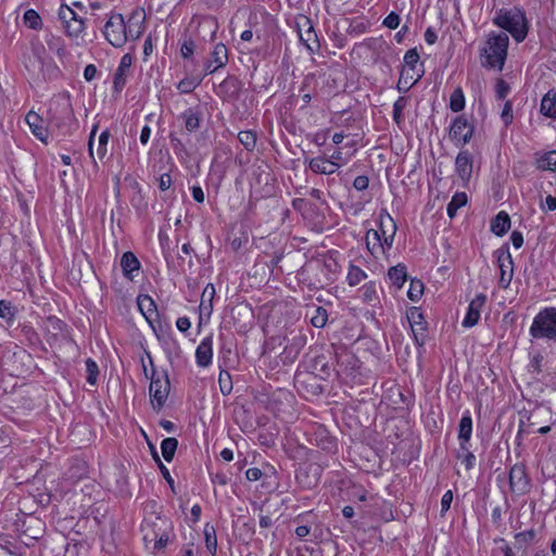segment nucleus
<instances>
[{
	"label": "nucleus",
	"instance_id": "f257e3e1",
	"mask_svg": "<svg viewBox=\"0 0 556 556\" xmlns=\"http://www.w3.org/2000/svg\"><path fill=\"white\" fill-rule=\"evenodd\" d=\"M396 232V225L387 212L378 217V227L369 229L366 233V245L374 256L384 254L391 249Z\"/></svg>",
	"mask_w": 556,
	"mask_h": 556
},
{
	"label": "nucleus",
	"instance_id": "f03ea898",
	"mask_svg": "<svg viewBox=\"0 0 556 556\" xmlns=\"http://www.w3.org/2000/svg\"><path fill=\"white\" fill-rule=\"evenodd\" d=\"M508 42L506 34L491 33L481 48L482 65L501 72L507 56Z\"/></svg>",
	"mask_w": 556,
	"mask_h": 556
},
{
	"label": "nucleus",
	"instance_id": "7ed1b4c3",
	"mask_svg": "<svg viewBox=\"0 0 556 556\" xmlns=\"http://www.w3.org/2000/svg\"><path fill=\"white\" fill-rule=\"evenodd\" d=\"M494 23L507 30L518 42H521L527 37L528 23L526 14L519 9L501 10L494 17Z\"/></svg>",
	"mask_w": 556,
	"mask_h": 556
},
{
	"label": "nucleus",
	"instance_id": "20e7f679",
	"mask_svg": "<svg viewBox=\"0 0 556 556\" xmlns=\"http://www.w3.org/2000/svg\"><path fill=\"white\" fill-rule=\"evenodd\" d=\"M529 334L534 339L556 341V307L542 308L533 318Z\"/></svg>",
	"mask_w": 556,
	"mask_h": 556
},
{
	"label": "nucleus",
	"instance_id": "39448f33",
	"mask_svg": "<svg viewBox=\"0 0 556 556\" xmlns=\"http://www.w3.org/2000/svg\"><path fill=\"white\" fill-rule=\"evenodd\" d=\"M165 522L157 518V522L144 520L141 526L146 547L152 553L162 551L168 542Z\"/></svg>",
	"mask_w": 556,
	"mask_h": 556
},
{
	"label": "nucleus",
	"instance_id": "423d86ee",
	"mask_svg": "<svg viewBox=\"0 0 556 556\" xmlns=\"http://www.w3.org/2000/svg\"><path fill=\"white\" fill-rule=\"evenodd\" d=\"M103 34L113 47H123L128 39L127 26L123 15L119 13L111 14L104 25Z\"/></svg>",
	"mask_w": 556,
	"mask_h": 556
},
{
	"label": "nucleus",
	"instance_id": "0eeeda50",
	"mask_svg": "<svg viewBox=\"0 0 556 556\" xmlns=\"http://www.w3.org/2000/svg\"><path fill=\"white\" fill-rule=\"evenodd\" d=\"M169 380L164 372H153L150 383V399L154 408H162L167 401L169 393Z\"/></svg>",
	"mask_w": 556,
	"mask_h": 556
},
{
	"label": "nucleus",
	"instance_id": "6e6552de",
	"mask_svg": "<svg viewBox=\"0 0 556 556\" xmlns=\"http://www.w3.org/2000/svg\"><path fill=\"white\" fill-rule=\"evenodd\" d=\"M59 17L68 37L72 39H78L83 35L85 30V23L83 18L78 17L73 9L67 5H61L59 10Z\"/></svg>",
	"mask_w": 556,
	"mask_h": 556
},
{
	"label": "nucleus",
	"instance_id": "1a4fd4ad",
	"mask_svg": "<svg viewBox=\"0 0 556 556\" xmlns=\"http://www.w3.org/2000/svg\"><path fill=\"white\" fill-rule=\"evenodd\" d=\"M496 264L500 271L498 287L507 289L514 277V263L508 249H498L494 252Z\"/></svg>",
	"mask_w": 556,
	"mask_h": 556
},
{
	"label": "nucleus",
	"instance_id": "9d476101",
	"mask_svg": "<svg viewBox=\"0 0 556 556\" xmlns=\"http://www.w3.org/2000/svg\"><path fill=\"white\" fill-rule=\"evenodd\" d=\"M31 51L34 56L40 64V72L46 78H56L60 75V68L58 65L48 56L45 46L36 40L31 43Z\"/></svg>",
	"mask_w": 556,
	"mask_h": 556
},
{
	"label": "nucleus",
	"instance_id": "9b49d317",
	"mask_svg": "<svg viewBox=\"0 0 556 556\" xmlns=\"http://www.w3.org/2000/svg\"><path fill=\"white\" fill-rule=\"evenodd\" d=\"M486 303V296L483 293L477 294L469 303L467 313L463 319V327L471 328L478 324L481 312Z\"/></svg>",
	"mask_w": 556,
	"mask_h": 556
},
{
	"label": "nucleus",
	"instance_id": "f8f14e48",
	"mask_svg": "<svg viewBox=\"0 0 556 556\" xmlns=\"http://www.w3.org/2000/svg\"><path fill=\"white\" fill-rule=\"evenodd\" d=\"M473 132L472 126L463 116H458L454 119L450 136L455 144H466L471 138Z\"/></svg>",
	"mask_w": 556,
	"mask_h": 556
},
{
	"label": "nucleus",
	"instance_id": "ddd939ff",
	"mask_svg": "<svg viewBox=\"0 0 556 556\" xmlns=\"http://www.w3.org/2000/svg\"><path fill=\"white\" fill-rule=\"evenodd\" d=\"M298 35L300 41L311 52H314L318 49V40L317 35L314 30V27L311 24V21L306 17L302 20V24L298 23Z\"/></svg>",
	"mask_w": 556,
	"mask_h": 556
},
{
	"label": "nucleus",
	"instance_id": "4468645a",
	"mask_svg": "<svg viewBox=\"0 0 556 556\" xmlns=\"http://www.w3.org/2000/svg\"><path fill=\"white\" fill-rule=\"evenodd\" d=\"M213 359V337L206 336L201 340L195 350V362L200 367H207Z\"/></svg>",
	"mask_w": 556,
	"mask_h": 556
},
{
	"label": "nucleus",
	"instance_id": "2eb2a0df",
	"mask_svg": "<svg viewBox=\"0 0 556 556\" xmlns=\"http://www.w3.org/2000/svg\"><path fill=\"white\" fill-rule=\"evenodd\" d=\"M131 65L132 56L129 53L124 54L113 76L115 89H122L125 86Z\"/></svg>",
	"mask_w": 556,
	"mask_h": 556
},
{
	"label": "nucleus",
	"instance_id": "dca6fc26",
	"mask_svg": "<svg viewBox=\"0 0 556 556\" xmlns=\"http://www.w3.org/2000/svg\"><path fill=\"white\" fill-rule=\"evenodd\" d=\"M215 296V287L212 283L206 285L202 292L199 305L200 320H208L213 313V299Z\"/></svg>",
	"mask_w": 556,
	"mask_h": 556
},
{
	"label": "nucleus",
	"instance_id": "f3484780",
	"mask_svg": "<svg viewBox=\"0 0 556 556\" xmlns=\"http://www.w3.org/2000/svg\"><path fill=\"white\" fill-rule=\"evenodd\" d=\"M227 61L228 50L226 46L224 43H217L211 53V59L206 65V71L214 73L218 68L225 66Z\"/></svg>",
	"mask_w": 556,
	"mask_h": 556
},
{
	"label": "nucleus",
	"instance_id": "a211bd4d",
	"mask_svg": "<svg viewBox=\"0 0 556 556\" xmlns=\"http://www.w3.org/2000/svg\"><path fill=\"white\" fill-rule=\"evenodd\" d=\"M308 166L315 174L331 175L337 172L336 163L330 157L316 156L312 157L308 162Z\"/></svg>",
	"mask_w": 556,
	"mask_h": 556
},
{
	"label": "nucleus",
	"instance_id": "6ab92c4d",
	"mask_svg": "<svg viewBox=\"0 0 556 556\" xmlns=\"http://www.w3.org/2000/svg\"><path fill=\"white\" fill-rule=\"evenodd\" d=\"M25 121L35 137H37L40 141L47 140V138H48L47 128L45 127V123H43L42 118L37 113H35L33 111L28 112Z\"/></svg>",
	"mask_w": 556,
	"mask_h": 556
},
{
	"label": "nucleus",
	"instance_id": "aec40b11",
	"mask_svg": "<svg viewBox=\"0 0 556 556\" xmlns=\"http://www.w3.org/2000/svg\"><path fill=\"white\" fill-rule=\"evenodd\" d=\"M356 148L353 143H345L342 148L337 149L329 156L333 163H336L337 170L348 164L354 156Z\"/></svg>",
	"mask_w": 556,
	"mask_h": 556
},
{
	"label": "nucleus",
	"instance_id": "412c9836",
	"mask_svg": "<svg viewBox=\"0 0 556 556\" xmlns=\"http://www.w3.org/2000/svg\"><path fill=\"white\" fill-rule=\"evenodd\" d=\"M455 167L462 180L467 181L471 176L472 163L468 152H460L456 156Z\"/></svg>",
	"mask_w": 556,
	"mask_h": 556
},
{
	"label": "nucleus",
	"instance_id": "4be33fe9",
	"mask_svg": "<svg viewBox=\"0 0 556 556\" xmlns=\"http://www.w3.org/2000/svg\"><path fill=\"white\" fill-rule=\"evenodd\" d=\"M123 274L128 279H134V273L140 269V262L132 252H125L121 258Z\"/></svg>",
	"mask_w": 556,
	"mask_h": 556
},
{
	"label": "nucleus",
	"instance_id": "5701e85b",
	"mask_svg": "<svg viewBox=\"0 0 556 556\" xmlns=\"http://www.w3.org/2000/svg\"><path fill=\"white\" fill-rule=\"evenodd\" d=\"M472 433V419L470 413L467 410L463 414L458 425V440L459 445H468Z\"/></svg>",
	"mask_w": 556,
	"mask_h": 556
},
{
	"label": "nucleus",
	"instance_id": "b1692460",
	"mask_svg": "<svg viewBox=\"0 0 556 556\" xmlns=\"http://www.w3.org/2000/svg\"><path fill=\"white\" fill-rule=\"evenodd\" d=\"M138 308L148 321L156 317V305L153 299L147 294L139 295L137 299Z\"/></svg>",
	"mask_w": 556,
	"mask_h": 556
},
{
	"label": "nucleus",
	"instance_id": "393cba45",
	"mask_svg": "<svg viewBox=\"0 0 556 556\" xmlns=\"http://www.w3.org/2000/svg\"><path fill=\"white\" fill-rule=\"evenodd\" d=\"M535 166L541 170L556 172V151H547L535 154Z\"/></svg>",
	"mask_w": 556,
	"mask_h": 556
},
{
	"label": "nucleus",
	"instance_id": "a878e982",
	"mask_svg": "<svg viewBox=\"0 0 556 556\" xmlns=\"http://www.w3.org/2000/svg\"><path fill=\"white\" fill-rule=\"evenodd\" d=\"M46 43L48 48L52 52H54L60 60H63L68 55L65 42L61 37L55 36L53 34H48L46 36Z\"/></svg>",
	"mask_w": 556,
	"mask_h": 556
},
{
	"label": "nucleus",
	"instance_id": "bb28decb",
	"mask_svg": "<svg viewBox=\"0 0 556 556\" xmlns=\"http://www.w3.org/2000/svg\"><path fill=\"white\" fill-rule=\"evenodd\" d=\"M510 228V218L507 213L500 212L491 222V230L496 236L505 235Z\"/></svg>",
	"mask_w": 556,
	"mask_h": 556
},
{
	"label": "nucleus",
	"instance_id": "cd10ccee",
	"mask_svg": "<svg viewBox=\"0 0 556 556\" xmlns=\"http://www.w3.org/2000/svg\"><path fill=\"white\" fill-rule=\"evenodd\" d=\"M407 320L415 336L425 330V321L421 311L418 307H410L407 312Z\"/></svg>",
	"mask_w": 556,
	"mask_h": 556
},
{
	"label": "nucleus",
	"instance_id": "c85d7f7f",
	"mask_svg": "<svg viewBox=\"0 0 556 556\" xmlns=\"http://www.w3.org/2000/svg\"><path fill=\"white\" fill-rule=\"evenodd\" d=\"M407 273L404 265H396L389 269L388 278L391 283L396 288L401 289L406 281Z\"/></svg>",
	"mask_w": 556,
	"mask_h": 556
},
{
	"label": "nucleus",
	"instance_id": "c756f323",
	"mask_svg": "<svg viewBox=\"0 0 556 556\" xmlns=\"http://www.w3.org/2000/svg\"><path fill=\"white\" fill-rule=\"evenodd\" d=\"M541 112L548 117H556V91H548L541 101Z\"/></svg>",
	"mask_w": 556,
	"mask_h": 556
},
{
	"label": "nucleus",
	"instance_id": "7c9ffc66",
	"mask_svg": "<svg viewBox=\"0 0 556 556\" xmlns=\"http://www.w3.org/2000/svg\"><path fill=\"white\" fill-rule=\"evenodd\" d=\"M468 201L467 194L465 192H456L453 197L450 203L447 204V215L448 217L453 218L456 216L457 211L465 206Z\"/></svg>",
	"mask_w": 556,
	"mask_h": 556
},
{
	"label": "nucleus",
	"instance_id": "2f4dec72",
	"mask_svg": "<svg viewBox=\"0 0 556 556\" xmlns=\"http://www.w3.org/2000/svg\"><path fill=\"white\" fill-rule=\"evenodd\" d=\"M23 23L26 27L40 30L42 28V20L37 11L34 9H28L25 11L23 15Z\"/></svg>",
	"mask_w": 556,
	"mask_h": 556
},
{
	"label": "nucleus",
	"instance_id": "473e14b6",
	"mask_svg": "<svg viewBox=\"0 0 556 556\" xmlns=\"http://www.w3.org/2000/svg\"><path fill=\"white\" fill-rule=\"evenodd\" d=\"M205 546L211 555H215L217 551V539L215 528L208 523L204 526Z\"/></svg>",
	"mask_w": 556,
	"mask_h": 556
},
{
	"label": "nucleus",
	"instance_id": "72a5a7b5",
	"mask_svg": "<svg viewBox=\"0 0 556 556\" xmlns=\"http://www.w3.org/2000/svg\"><path fill=\"white\" fill-rule=\"evenodd\" d=\"M178 446V441L175 438H166L161 443V451L164 459L170 462L175 455Z\"/></svg>",
	"mask_w": 556,
	"mask_h": 556
},
{
	"label": "nucleus",
	"instance_id": "f704fd0d",
	"mask_svg": "<svg viewBox=\"0 0 556 556\" xmlns=\"http://www.w3.org/2000/svg\"><path fill=\"white\" fill-rule=\"evenodd\" d=\"M367 274L359 267L351 265L346 275V281L351 287L357 286L365 280Z\"/></svg>",
	"mask_w": 556,
	"mask_h": 556
},
{
	"label": "nucleus",
	"instance_id": "c9c22d12",
	"mask_svg": "<svg viewBox=\"0 0 556 556\" xmlns=\"http://www.w3.org/2000/svg\"><path fill=\"white\" fill-rule=\"evenodd\" d=\"M510 485L511 488L518 489L519 491H523L527 486V480L525 478L523 471L520 468H513L509 475Z\"/></svg>",
	"mask_w": 556,
	"mask_h": 556
},
{
	"label": "nucleus",
	"instance_id": "e433bc0d",
	"mask_svg": "<svg viewBox=\"0 0 556 556\" xmlns=\"http://www.w3.org/2000/svg\"><path fill=\"white\" fill-rule=\"evenodd\" d=\"M465 108V94L460 88H456L450 97V109L460 112Z\"/></svg>",
	"mask_w": 556,
	"mask_h": 556
},
{
	"label": "nucleus",
	"instance_id": "4c0bfd02",
	"mask_svg": "<svg viewBox=\"0 0 556 556\" xmlns=\"http://www.w3.org/2000/svg\"><path fill=\"white\" fill-rule=\"evenodd\" d=\"M359 293L362 300L366 303H372L378 300L377 287L374 282L364 285L361 288Z\"/></svg>",
	"mask_w": 556,
	"mask_h": 556
},
{
	"label": "nucleus",
	"instance_id": "58836bf2",
	"mask_svg": "<svg viewBox=\"0 0 556 556\" xmlns=\"http://www.w3.org/2000/svg\"><path fill=\"white\" fill-rule=\"evenodd\" d=\"M424 294V283L418 279L410 280L407 296L413 302H418Z\"/></svg>",
	"mask_w": 556,
	"mask_h": 556
},
{
	"label": "nucleus",
	"instance_id": "ea45409f",
	"mask_svg": "<svg viewBox=\"0 0 556 556\" xmlns=\"http://www.w3.org/2000/svg\"><path fill=\"white\" fill-rule=\"evenodd\" d=\"M459 450L460 452L458 454V458L460 459L462 464L465 465L466 469H471L476 462L475 455L469 451L468 445L460 444Z\"/></svg>",
	"mask_w": 556,
	"mask_h": 556
},
{
	"label": "nucleus",
	"instance_id": "a19ab883",
	"mask_svg": "<svg viewBox=\"0 0 556 556\" xmlns=\"http://www.w3.org/2000/svg\"><path fill=\"white\" fill-rule=\"evenodd\" d=\"M200 81L198 77H185L178 83L177 88L181 93H189L200 85Z\"/></svg>",
	"mask_w": 556,
	"mask_h": 556
},
{
	"label": "nucleus",
	"instance_id": "79ce46f5",
	"mask_svg": "<svg viewBox=\"0 0 556 556\" xmlns=\"http://www.w3.org/2000/svg\"><path fill=\"white\" fill-rule=\"evenodd\" d=\"M182 118L188 131H194L200 126V118L198 114L191 110L184 113Z\"/></svg>",
	"mask_w": 556,
	"mask_h": 556
},
{
	"label": "nucleus",
	"instance_id": "37998d69",
	"mask_svg": "<svg viewBox=\"0 0 556 556\" xmlns=\"http://www.w3.org/2000/svg\"><path fill=\"white\" fill-rule=\"evenodd\" d=\"M407 105V100L404 97H400L393 104V121L401 125L403 122V111Z\"/></svg>",
	"mask_w": 556,
	"mask_h": 556
},
{
	"label": "nucleus",
	"instance_id": "c03bdc74",
	"mask_svg": "<svg viewBox=\"0 0 556 556\" xmlns=\"http://www.w3.org/2000/svg\"><path fill=\"white\" fill-rule=\"evenodd\" d=\"M239 141L244 146L245 149L252 150L256 143V136L251 130H243L238 134Z\"/></svg>",
	"mask_w": 556,
	"mask_h": 556
},
{
	"label": "nucleus",
	"instance_id": "a18cd8bd",
	"mask_svg": "<svg viewBox=\"0 0 556 556\" xmlns=\"http://www.w3.org/2000/svg\"><path fill=\"white\" fill-rule=\"evenodd\" d=\"M109 139L110 132L108 130L102 131L98 138L97 155L100 160L106 155Z\"/></svg>",
	"mask_w": 556,
	"mask_h": 556
},
{
	"label": "nucleus",
	"instance_id": "49530a36",
	"mask_svg": "<svg viewBox=\"0 0 556 556\" xmlns=\"http://www.w3.org/2000/svg\"><path fill=\"white\" fill-rule=\"evenodd\" d=\"M328 319L327 311L321 307H317L314 311V315L311 317V323L316 328H323Z\"/></svg>",
	"mask_w": 556,
	"mask_h": 556
},
{
	"label": "nucleus",
	"instance_id": "de8ad7c7",
	"mask_svg": "<svg viewBox=\"0 0 556 556\" xmlns=\"http://www.w3.org/2000/svg\"><path fill=\"white\" fill-rule=\"evenodd\" d=\"M0 318L12 321L14 319V312L10 302L4 300L0 301Z\"/></svg>",
	"mask_w": 556,
	"mask_h": 556
},
{
	"label": "nucleus",
	"instance_id": "09e8293b",
	"mask_svg": "<svg viewBox=\"0 0 556 556\" xmlns=\"http://www.w3.org/2000/svg\"><path fill=\"white\" fill-rule=\"evenodd\" d=\"M86 368L88 371L87 381L91 386L96 384L97 381V375H98V365L92 359L88 358L86 361Z\"/></svg>",
	"mask_w": 556,
	"mask_h": 556
},
{
	"label": "nucleus",
	"instance_id": "8fccbe9b",
	"mask_svg": "<svg viewBox=\"0 0 556 556\" xmlns=\"http://www.w3.org/2000/svg\"><path fill=\"white\" fill-rule=\"evenodd\" d=\"M142 30L143 29H142V23L141 22L132 23L130 21L129 25L127 27L128 38H131V39L139 38V36L142 34Z\"/></svg>",
	"mask_w": 556,
	"mask_h": 556
},
{
	"label": "nucleus",
	"instance_id": "3c124183",
	"mask_svg": "<svg viewBox=\"0 0 556 556\" xmlns=\"http://www.w3.org/2000/svg\"><path fill=\"white\" fill-rule=\"evenodd\" d=\"M501 117H502V121L503 123L508 126L509 124L513 123V118H514V115H513V105L509 101H507L505 104H504V108H503V111H502V114H501Z\"/></svg>",
	"mask_w": 556,
	"mask_h": 556
},
{
	"label": "nucleus",
	"instance_id": "603ef678",
	"mask_svg": "<svg viewBox=\"0 0 556 556\" xmlns=\"http://www.w3.org/2000/svg\"><path fill=\"white\" fill-rule=\"evenodd\" d=\"M400 21H401L400 16L396 13L391 12L383 20V25L390 29H395L399 27Z\"/></svg>",
	"mask_w": 556,
	"mask_h": 556
},
{
	"label": "nucleus",
	"instance_id": "864d4df0",
	"mask_svg": "<svg viewBox=\"0 0 556 556\" xmlns=\"http://www.w3.org/2000/svg\"><path fill=\"white\" fill-rule=\"evenodd\" d=\"M418 60H419V55L416 52V50H408L404 55V61H405L406 66L410 67L412 70H414Z\"/></svg>",
	"mask_w": 556,
	"mask_h": 556
},
{
	"label": "nucleus",
	"instance_id": "5fc2aeb1",
	"mask_svg": "<svg viewBox=\"0 0 556 556\" xmlns=\"http://www.w3.org/2000/svg\"><path fill=\"white\" fill-rule=\"evenodd\" d=\"M452 502H453V492L451 490H447L441 498V513L442 514L446 513L450 509Z\"/></svg>",
	"mask_w": 556,
	"mask_h": 556
},
{
	"label": "nucleus",
	"instance_id": "6e6d98bb",
	"mask_svg": "<svg viewBox=\"0 0 556 556\" xmlns=\"http://www.w3.org/2000/svg\"><path fill=\"white\" fill-rule=\"evenodd\" d=\"M190 190H191L192 198L195 202H198V203L204 202V200H205L204 191L199 185L192 186L190 188Z\"/></svg>",
	"mask_w": 556,
	"mask_h": 556
},
{
	"label": "nucleus",
	"instance_id": "4d7b16f0",
	"mask_svg": "<svg viewBox=\"0 0 556 556\" xmlns=\"http://www.w3.org/2000/svg\"><path fill=\"white\" fill-rule=\"evenodd\" d=\"M173 184L172 177L169 174H162L159 178V188L162 191H166L170 188Z\"/></svg>",
	"mask_w": 556,
	"mask_h": 556
},
{
	"label": "nucleus",
	"instance_id": "13d9d810",
	"mask_svg": "<svg viewBox=\"0 0 556 556\" xmlns=\"http://www.w3.org/2000/svg\"><path fill=\"white\" fill-rule=\"evenodd\" d=\"M495 89L497 97L501 99H504L509 92L508 85L502 79L497 80Z\"/></svg>",
	"mask_w": 556,
	"mask_h": 556
},
{
	"label": "nucleus",
	"instance_id": "bf43d9fd",
	"mask_svg": "<svg viewBox=\"0 0 556 556\" xmlns=\"http://www.w3.org/2000/svg\"><path fill=\"white\" fill-rule=\"evenodd\" d=\"M543 211H555L556 210V197L547 195L545 201L541 204Z\"/></svg>",
	"mask_w": 556,
	"mask_h": 556
},
{
	"label": "nucleus",
	"instance_id": "052dcab7",
	"mask_svg": "<svg viewBox=\"0 0 556 556\" xmlns=\"http://www.w3.org/2000/svg\"><path fill=\"white\" fill-rule=\"evenodd\" d=\"M98 70L93 64H88L84 70V78L87 81H91L96 78Z\"/></svg>",
	"mask_w": 556,
	"mask_h": 556
},
{
	"label": "nucleus",
	"instance_id": "680f3d73",
	"mask_svg": "<svg viewBox=\"0 0 556 556\" xmlns=\"http://www.w3.org/2000/svg\"><path fill=\"white\" fill-rule=\"evenodd\" d=\"M176 327L179 331L186 332L191 327V321L188 317H179L176 321Z\"/></svg>",
	"mask_w": 556,
	"mask_h": 556
},
{
	"label": "nucleus",
	"instance_id": "e2e57ef3",
	"mask_svg": "<svg viewBox=\"0 0 556 556\" xmlns=\"http://www.w3.org/2000/svg\"><path fill=\"white\" fill-rule=\"evenodd\" d=\"M353 186L357 190H365L368 187V178L366 176H357L354 179Z\"/></svg>",
	"mask_w": 556,
	"mask_h": 556
},
{
	"label": "nucleus",
	"instance_id": "0e129e2a",
	"mask_svg": "<svg viewBox=\"0 0 556 556\" xmlns=\"http://www.w3.org/2000/svg\"><path fill=\"white\" fill-rule=\"evenodd\" d=\"M245 477L250 481H257L262 477V471L258 468H249L245 471Z\"/></svg>",
	"mask_w": 556,
	"mask_h": 556
},
{
	"label": "nucleus",
	"instance_id": "69168bd1",
	"mask_svg": "<svg viewBox=\"0 0 556 556\" xmlns=\"http://www.w3.org/2000/svg\"><path fill=\"white\" fill-rule=\"evenodd\" d=\"M154 49V43L151 36H148L143 43V54L144 56L151 55Z\"/></svg>",
	"mask_w": 556,
	"mask_h": 556
},
{
	"label": "nucleus",
	"instance_id": "338daca9",
	"mask_svg": "<svg viewBox=\"0 0 556 556\" xmlns=\"http://www.w3.org/2000/svg\"><path fill=\"white\" fill-rule=\"evenodd\" d=\"M180 53L182 58L188 59L193 53V43L192 42H185L180 48Z\"/></svg>",
	"mask_w": 556,
	"mask_h": 556
},
{
	"label": "nucleus",
	"instance_id": "774afa93",
	"mask_svg": "<svg viewBox=\"0 0 556 556\" xmlns=\"http://www.w3.org/2000/svg\"><path fill=\"white\" fill-rule=\"evenodd\" d=\"M437 34L432 28H427L425 31V41L428 45H433L437 41Z\"/></svg>",
	"mask_w": 556,
	"mask_h": 556
}]
</instances>
